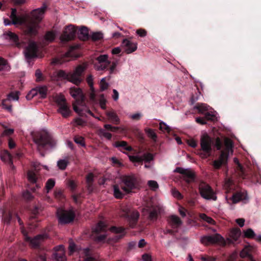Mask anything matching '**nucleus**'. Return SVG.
<instances>
[{"instance_id":"393cba45","label":"nucleus","mask_w":261,"mask_h":261,"mask_svg":"<svg viewBox=\"0 0 261 261\" xmlns=\"http://www.w3.org/2000/svg\"><path fill=\"white\" fill-rule=\"evenodd\" d=\"M107 230V227L106 224L103 222L100 221L92 228V235L106 232Z\"/></svg>"},{"instance_id":"2f4dec72","label":"nucleus","mask_w":261,"mask_h":261,"mask_svg":"<svg viewBox=\"0 0 261 261\" xmlns=\"http://www.w3.org/2000/svg\"><path fill=\"white\" fill-rule=\"evenodd\" d=\"M79 252L81 255L83 254L86 256L84 261H98L96 258L91 256H89L90 254V249L88 248L80 249Z\"/></svg>"},{"instance_id":"bb28decb","label":"nucleus","mask_w":261,"mask_h":261,"mask_svg":"<svg viewBox=\"0 0 261 261\" xmlns=\"http://www.w3.org/2000/svg\"><path fill=\"white\" fill-rule=\"evenodd\" d=\"M53 100L58 107L67 103L65 96L61 93L54 95L53 96Z\"/></svg>"},{"instance_id":"4468645a","label":"nucleus","mask_w":261,"mask_h":261,"mask_svg":"<svg viewBox=\"0 0 261 261\" xmlns=\"http://www.w3.org/2000/svg\"><path fill=\"white\" fill-rule=\"evenodd\" d=\"M10 18L12 20V23L13 24H22L25 23L27 25L28 23L29 22V20H28V16L27 15H16V9H12Z\"/></svg>"},{"instance_id":"a211bd4d","label":"nucleus","mask_w":261,"mask_h":261,"mask_svg":"<svg viewBox=\"0 0 261 261\" xmlns=\"http://www.w3.org/2000/svg\"><path fill=\"white\" fill-rule=\"evenodd\" d=\"M70 95L76 99L78 105L82 106V103L84 101L85 96L83 95L82 90L78 88H71L70 89Z\"/></svg>"},{"instance_id":"72a5a7b5","label":"nucleus","mask_w":261,"mask_h":261,"mask_svg":"<svg viewBox=\"0 0 261 261\" xmlns=\"http://www.w3.org/2000/svg\"><path fill=\"white\" fill-rule=\"evenodd\" d=\"M114 146L116 148L122 147L127 151H131L133 150L130 146L127 145V143L124 141H117L114 144Z\"/></svg>"},{"instance_id":"c756f323","label":"nucleus","mask_w":261,"mask_h":261,"mask_svg":"<svg viewBox=\"0 0 261 261\" xmlns=\"http://www.w3.org/2000/svg\"><path fill=\"white\" fill-rule=\"evenodd\" d=\"M78 37L82 40H86L89 38V33L87 28L82 27L79 31Z\"/></svg>"},{"instance_id":"5701e85b","label":"nucleus","mask_w":261,"mask_h":261,"mask_svg":"<svg viewBox=\"0 0 261 261\" xmlns=\"http://www.w3.org/2000/svg\"><path fill=\"white\" fill-rule=\"evenodd\" d=\"M122 45L127 54L132 53L135 51L137 48V43L133 42L128 39H124Z\"/></svg>"},{"instance_id":"a19ab883","label":"nucleus","mask_w":261,"mask_h":261,"mask_svg":"<svg viewBox=\"0 0 261 261\" xmlns=\"http://www.w3.org/2000/svg\"><path fill=\"white\" fill-rule=\"evenodd\" d=\"M10 68L7 61L4 58L0 57V71L9 70Z\"/></svg>"},{"instance_id":"49530a36","label":"nucleus","mask_w":261,"mask_h":261,"mask_svg":"<svg viewBox=\"0 0 261 261\" xmlns=\"http://www.w3.org/2000/svg\"><path fill=\"white\" fill-rule=\"evenodd\" d=\"M148 185L150 189L153 191H156L159 188V185L155 180H149L148 181Z\"/></svg>"},{"instance_id":"13d9d810","label":"nucleus","mask_w":261,"mask_h":261,"mask_svg":"<svg viewBox=\"0 0 261 261\" xmlns=\"http://www.w3.org/2000/svg\"><path fill=\"white\" fill-rule=\"evenodd\" d=\"M106 99L104 96L103 94H101L100 96V98L99 100V105L101 109H105L106 108Z\"/></svg>"},{"instance_id":"37998d69","label":"nucleus","mask_w":261,"mask_h":261,"mask_svg":"<svg viewBox=\"0 0 261 261\" xmlns=\"http://www.w3.org/2000/svg\"><path fill=\"white\" fill-rule=\"evenodd\" d=\"M244 236L247 239H254L255 237V233L252 228H248L244 231Z\"/></svg>"},{"instance_id":"2eb2a0df","label":"nucleus","mask_w":261,"mask_h":261,"mask_svg":"<svg viewBox=\"0 0 261 261\" xmlns=\"http://www.w3.org/2000/svg\"><path fill=\"white\" fill-rule=\"evenodd\" d=\"M76 30L72 25H68L64 30L63 33L60 36L62 41H68L72 40L75 34Z\"/></svg>"},{"instance_id":"aec40b11","label":"nucleus","mask_w":261,"mask_h":261,"mask_svg":"<svg viewBox=\"0 0 261 261\" xmlns=\"http://www.w3.org/2000/svg\"><path fill=\"white\" fill-rule=\"evenodd\" d=\"M55 252L53 257L56 261H66V257L65 254V249L63 246L59 245L55 247Z\"/></svg>"},{"instance_id":"79ce46f5","label":"nucleus","mask_w":261,"mask_h":261,"mask_svg":"<svg viewBox=\"0 0 261 261\" xmlns=\"http://www.w3.org/2000/svg\"><path fill=\"white\" fill-rule=\"evenodd\" d=\"M68 164V160L67 159H64L59 160L57 163V165L60 169L65 170Z\"/></svg>"},{"instance_id":"3c124183","label":"nucleus","mask_w":261,"mask_h":261,"mask_svg":"<svg viewBox=\"0 0 261 261\" xmlns=\"http://www.w3.org/2000/svg\"><path fill=\"white\" fill-rule=\"evenodd\" d=\"M36 95H38L37 88L31 90L30 92L27 95L26 98L28 100H30Z\"/></svg>"},{"instance_id":"603ef678","label":"nucleus","mask_w":261,"mask_h":261,"mask_svg":"<svg viewBox=\"0 0 261 261\" xmlns=\"http://www.w3.org/2000/svg\"><path fill=\"white\" fill-rule=\"evenodd\" d=\"M103 34L100 32L93 33L91 35V38L94 41L99 40L102 38Z\"/></svg>"},{"instance_id":"9d476101","label":"nucleus","mask_w":261,"mask_h":261,"mask_svg":"<svg viewBox=\"0 0 261 261\" xmlns=\"http://www.w3.org/2000/svg\"><path fill=\"white\" fill-rule=\"evenodd\" d=\"M19 92H12L7 95V98L2 100V108L10 112H12L11 101H17L19 99Z\"/></svg>"},{"instance_id":"09e8293b","label":"nucleus","mask_w":261,"mask_h":261,"mask_svg":"<svg viewBox=\"0 0 261 261\" xmlns=\"http://www.w3.org/2000/svg\"><path fill=\"white\" fill-rule=\"evenodd\" d=\"M199 95L200 92L199 91H198L191 96L190 100V102L191 105H193L196 101H197L199 99Z\"/></svg>"},{"instance_id":"6ab92c4d","label":"nucleus","mask_w":261,"mask_h":261,"mask_svg":"<svg viewBox=\"0 0 261 261\" xmlns=\"http://www.w3.org/2000/svg\"><path fill=\"white\" fill-rule=\"evenodd\" d=\"M37 46L36 43L30 42L24 51L25 58L30 59L37 56Z\"/></svg>"},{"instance_id":"dca6fc26","label":"nucleus","mask_w":261,"mask_h":261,"mask_svg":"<svg viewBox=\"0 0 261 261\" xmlns=\"http://www.w3.org/2000/svg\"><path fill=\"white\" fill-rule=\"evenodd\" d=\"M180 175H182L183 180L188 184L192 183L195 181L196 175L192 170L185 169L180 167Z\"/></svg>"},{"instance_id":"338daca9","label":"nucleus","mask_w":261,"mask_h":261,"mask_svg":"<svg viewBox=\"0 0 261 261\" xmlns=\"http://www.w3.org/2000/svg\"><path fill=\"white\" fill-rule=\"evenodd\" d=\"M35 76L37 82L41 81L43 80L42 74L40 69H37L35 72Z\"/></svg>"},{"instance_id":"864d4df0","label":"nucleus","mask_w":261,"mask_h":261,"mask_svg":"<svg viewBox=\"0 0 261 261\" xmlns=\"http://www.w3.org/2000/svg\"><path fill=\"white\" fill-rule=\"evenodd\" d=\"M109 84L106 82V79L102 78L100 82V88L101 91H104L108 89Z\"/></svg>"},{"instance_id":"c9c22d12","label":"nucleus","mask_w":261,"mask_h":261,"mask_svg":"<svg viewBox=\"0 0 261 261\" xmlns=\"http://www.w3.org/2000/svg\"><path fill=\"white\" fill-rule=\"evenodd\" d=\"M3 35L6 39H8L13 42L16 43L18 41L17 36L11 32H7Z\"/></svg>"},{"instance_id":"1a4fd4ad","label":"nucleus","mask_w":261,"mask_h":261,"mask_svg":"<svg viewBox=\"0 0 261 261\" xmlns=\"http://www.w3.org/2000/svg\"><path fill=\"white\" fill-rule=\"evenodd\" d=\"M212 141L209 136H203L200 140V146L204 152V158L209 157L212 152Z\"/></svg>"},{"instance_id":"8fccbe9b","label":"nucleus","mask_w":261,"mask_h":261,"mask_svg":"<svg viewBox=\"0 0 261 261\" xmlns=\"http://www.w3.org/2000/svg\"><path fill=\"white\" fill-rule=\"evenodd\" d=\"M28 180L32 182L35 183L36 181V177L35 173L32 171H30L28 173Z\"/></svg>"},{"instance_id":"7ed1b4c3","label":"nucleus","mask_w":261,"mask_h":261,"mask_svg":"<svg viewBox=\"0 0 261 261\" xmlns=\"http://www.w3.org/2000/svg\"><path fill=\"white\" fill-rule=\"evenodd\" d=\"M34 142L37 145L38 149L43 148L46 145L48 144L53 146L56 144L55 141L51 136L46 131L42 130L36 132L33 135Z\"/></svg>"},{"instance_id":"4d7b16f0","label":"nucleus","mask_w":261,"mask_h":261,"mask_svg":"<svg viewBox=\"0 0 261 261\" xmlns=\"http://www.w3.org/2000/svg\"><path fill=\"white\" fill-rule=\"evenodd\" d=\"M110 230L115 233H120L124 231V229L121 227L113 226L110 228Z\"/></svg>"},{"instance_id":"c03bdc74","label":"nucleus","mask_w":261,"mask_h":261,"mask_svg":"<svg viewBox=\"0 0 261 261\" xmlns=\"http://www.w3.org/2000/svg\"><path fill=\"white\" fill-rule=\"evenodd\" d=\"M199 216L200 219L210 224H215V221L213 218L204 214V213H200Z\"/></svg>"},{"instance_id":"58836bf2","label":"nucleus","mask_w":261,"mask_h":261,"mask_svg":"<svg viewBox=\"0 0 261 261\" xmlns=\"http://www.w3.org/2000/svg\"><path fill=\"white\" fill-rule=\"evenodd\" d=\"M94 240L97 243H104L107 238V235L106 233L102 234L92 235Z\"/></svg>"},{"instance_id":"cd10ccee","label":"nucleus","mask_w":261,"mask_h":261,"mask_svg":"<svg viewBox=\"0 0 261 261\" xmlns=\"http://www.w3.org/2000/svg\"><path fill=\"white\" fill-rule=\"evenodd\" d=\"M157 208L155 206H147L143 209V212L149 214L150 219H153L156 218L157 216Z\"/></svg>"},{"instance_id":"680f3d73","label":"nucleus","mask_w":261,"mask_h":261,"mask_svg":"<svg viewBox=\"0 0 261 261\" xmlns=\"http://www.w3.org/2000/svg\"><path fill=\"white\" fill-rule=\"evenodd\" d=\"M142 162L145 161L149 162L153 160V156L151 153H146L141 156Z\"/></svg>"},{"instance_id":"9b49d317","label":"nucleus","mask_w":261,"mask_h":261,"mask_svg":"<svg viewBox=\"0 0 261 261\" xmlns=\"http://www.w3.org/2000/svg\"><path fill=\"white\" fill-rule=\"evenodd\" d=\"M22 232L25 238V240L26 241H28L30 242V245L33 248H36L38 247L45 240H46L48 236L46 234H39L33 239L29 237L25 230H22Z\"/></svg>"},{"instance_id":"052dcab7","label":"nucleus","mask_w":261,"mask_h":261,"mask_svg":"<svg viewBox=\"0 0 261 261\" xmlns=\"http://www.w3.org/2000/svg\"><path fill=\"white\" fill-rule=\"evenodd\" d=\"M160 129L163 132H169L170 128L166 123L161 122L160 123Z\"/></svg>"},{"instance_id":"b1692460","label":"nucleus","mask_w":261,"mask_h":261,"mask_svg":"<svg viewBox=\"0 0 261 261\" xmlns=\"http://www.w3.org/2000/svg\"><path fill=\"white\" fill-rule=\"evenodd\" d=\"M216 119V116L215 114L212 112H207L205 114L204 117H197L196 118V122L201 125L206 124L207 121H215Z\"/></svg>"},{"instance_id":"5fc2aeb1","label":"nucleus","mask_w":261,"mask_h":261,"mask_svg":"<svg viewBox=\"0 0 261 261\" xmlns=\"http://www.w3.org/2000/svg\"><path fill=\"white\" fill-rule=\"evenodd\" d=\"M55 38V34L53 32H47L45 36V40L49 42L53 41L54 40Z\"/></svg>"},{"instance_id":"c85d7f7f","label":"nucleus","mask_w":261,"mask_h":261,"mask_svg":"<svg viewBox=\"0 0 261 261\" xmlns=\"http://www.w3.org/2000/svg\"><path fill=\"white\" fill-rule=\"evenodd\" d=\"M113 193L114 197L117 199H121L124 195V192L121 189V186L117 185L113 186Z\"/></svg>"},{"instance_id":"7c9ffc66","label":"nucleus","mask_w":261,"mask_h":261,"mask_svg":"<svg viewBox=\"0 0 261 261\" xmlns=\"http://www.w3.org/2000/svg\"><path fill=\"white\" fill-rule=\"evenodd\" d=\"M1 158L3 162L7 164L12 161V155L7 150L1 151Z\"/></svg>"},{"instance_id":"e433bc0d","label":"nucleus","mask_w":261,"mask_h":261,"mask_svg":"<svg viewBox=\"0 0 261 261\" xmlns=\"http://www.w3.org/2000/svg\"><path fill=\"white\" fill-rule=\"evenodd\" d=\"M57 75L58 77L67 80L71 82V73H66L65 71L61 70L57 72Z\"/></svg>"},{"instance_id":"ddd939ff","label":"nucleus","mask_w":261,"mask_h":261,"mask_svg":"<svg viewBox=\"0 0 261 261\" xmlns=\"http://www.w3.org/2000/svg\"><path fill=\"white\" fill-rule=\"evenodd\" d=\"M224 240L222 236L219 234L214 235L204 236L201 237L200 242L204 245L213 244V243L221 242Z\"/></svg>"},{"instance_id":"6e6d98bb","label":"nucleus","mask_w":261,"mask_h":261,"mask_svg":"<svg viewBox=\"0 0 261 261\" xmlns=\"http://www.w3.org/2000/svg\"><path fill=\"white\" fill-rule=\"evenodd\" d=\"M74 141L76 144H79L83 147L85 146V143L84 142V140L83 137H79V136H75L74 138Z\"/></svg>"},{"instance_id":"0eeeda50","label":"nucleus","mask_w":261,"mask_h":261,"mask_svg":"<svg viewBox=\"0 0 261 261\" xmlns=\"http://www.w3.org/2000/svg\"><path fill=\"white\" fill-rule=\"evenodd\" d=\"M199 193L201 197L206 200H217V197L213 188L204 182L199 184Z\"/></svg>"},{"instance_id":"412c9836","label":"nucleus","mask_w":261,"mask_h":261,"mask_svg":"<svg viewBox=\"0 0 261 261\" xmlns=\"http://www.w3.org/2000/svg\"><path fill=\"white\" fill-rule=\"evenodd\" d=\"M209 108L210 106L205 104V103L197 102L196 103V105L194 106V108H193L192 112H190V113L193 114L198 112L200 114H203L204 116L206 113L210 112L209 111Z\"/></svg>"},{"instance_id":"6e6552de","label":"nucleus","mask_w":261,"mask_h":261,"mask_svg":"<svg viewBox=\"0 0 261 261\" xmlns=\"http://www.w3.org/2000/svg\"><path fill=\"white\" fill-rule=\"evenodd\" d=\"M169 225L172 228L170 229L166 228L163 230L164 234H170L171 236H175L178 232V227L179 225V219L175 215H171L168 219Z\"/></svg>"},{"instance_id":"ea45409f","label":"nucleus","mask_w":261,"mask_h":261,"mask_svg":"<svg viewBox=\"0 0 261 261\" xmlns=\"http://www.w3.org/2000/svg\"><path fill=\"white\" fill-rule=\"evenodd\" d=\"M98 134L100 137L105 138L108 140H111L112 138V134L109 132H107L105 129H99L98 132Z\"/></svg>"},{"instance_id":"f704fd0d","label":"nucleus","mask_w":261,"mask_h":261,"mask_svg":"<svg viewBox=\"0 0 261 261\" xmlns=\"http://www.w3.org/2000/svg\"><path fill=\"white\" fill-rule=\"evenodd\" d=\"M107 115L108 116L109 119H110L113 123L116 124L119 123V118L114 112H108L107 113Z\"/></svg>"},{"instance_id":"e2e57ef3","label":"nucleus","mask_w":261,"mask_h":261,"mask_svg":"<svg viewBox=\"0 0 261 261\" xmlns=\"http://www.w3.org/2000/svg\"><path fill=\"white\" fill-rule=\"evenodd\" d=\"M223 145L222 141L219 137H217L215 140V146L218 150H221Z\"/></svg>"},{"instance_id":"f3484780","label":"nucleus","mask_w":261,"mask_h":261,"mask_svg":"<svg viewBox=\"0 0 261 261\" xmlns=\"http://www.w3.org/2000/svg\"><path fill=\"white\" fill-rule=\"evenodd\" d=\"M84 69L85 68L82 65L78 66L73 72L71 73V82L75 85L79 84L82 81L81 76Z\"/></svg>"},{"instance_id":"774afa93","label":"nucleus","mask_w":261,"mask_h":261,"mask_svg":"<svg viewBox=\"0 0 261 261\" xmlns=\"http://www.w3.org/2000/svg\"><path fill=\"white\" fill-rule=\"evenodd\" d=\"M65 61H66L62 58H55L51 62V64L53 65H61Z\"/></svg>"},{"instance_id":"0e129e2a","label":"nucleus","mask_w":261,"mask_h":261,"mask_svg":"<svg viewBox=\"0 0 261 261\" xmlns=\"http://www.w3.org/2000/svg\"><path fill=\"white\" fill-rule=\"evenodd\" d=\"M202 261H216V258L208 255H201L200 257Z\"/></svg>"},{"instance_id":"4be33fe9","label":"nucleus","mask_w":261,"mask_h":261,"mask_svg":"<svg viewBox=\"0 0 261 261\" xmlns=\"http://www.w3.org/2000/svg\"><path fill=\"white\" fill-rule=\"evenodd\" d=\"M247 193L246 191H241L233 193L231 197L230 198L229 200L232 202V203L236 204L239 201L247 200Z\"/></svg>"},{"instance_id":"bf43d9fd","label":"nucleus","mask_w":261,"mask_h":261,"mask_svg":"<svg viewBox=\"0 0 261 261\" xmlns=\"http://www.w3.org/2000/svg\"><path fill=\"white\" fill-rule=\"evenodd\" d=\"M94 175L92 173H89L86 176V182L89 187L93 181Z\"/></svg>"},{"instance_id":"f257e3e1","label":"nucleus","mask_w":261,"mask_h":261,"mask_svg":"<svg viewBox=\"0 0 261 261\" xmlns=\"http://www.w3.org/2000/svg\"><path fill=\"white\" fill-rule=\"evenodd\" d=\"M225 148L222 150L219 158L214 160L212 164L214 170H219L222 167H226L230 152H232L233 144L231 139L225 138L224 140Z\"/></svg>"},{"instance_id":"39448f33","label":"nucleus","mask_w":261,"mask_h":261,"mask_svg":"<svg viewBox=\"0 0 261 261\" xmlns=\"http://www.w3.org/2000/svg\"><path fill=\"white\" fill-rule=\"evenodd\" d=\"M137 178L134 175H125L121 177L120 185L124 194H128L136 188Z\"/></svg>"},{"instance_id":"4c0bfd02","label":"nucleus","mask_w":261,"mask_h":261,"mask_svg":"<svg viewBox=\"0 0 261 261\" xmlns=\"http://www.w3.org/2000/svg\"><path fill=\"white\" fill-rule=\"evenodd\" d=\"M37 90L38 92V95L41 98H44L46 97L47 95V89L46 87H37Z\"/></svg>"},{"instance_id":"de8ad7c7","label":"nucleus","mask_w":261,"mask_h":261,"mask_svg":"<svg viewBox=\"0 0 261 261\" xmlns=\"http://www.w3.org/2000/svg\"><path fill=\"white\" fill-rule=\"evenodd\" d=\"M55 181L53 179H48L46 183V189L48 193L55 186Z\"/></svg>"},{"instance_id":"473e14b6","label":"nucleus","mask_w":261,"mask_h":261,"mask_svg":"<svg viewBox=\"0 0 261 261\" xmlns=\"http://www.w3.org/2000/svg\"><path fill=\"white\" fill-rule=\"evenodd\" d=\"M241 234V230L239 228H234L230 230V237L234 241H237Z\"/></svg>"},{"instance_id":"423d86ee","label":"nucleus","mask_w":261,"mask_h":261,"mask_svg":"<svg viewBox=\"0 0 261 261\" xmlns=\"http://www.w3.org/2000/svg\"><path fill=\"white\" fill-rule=\"evenodd\" d=\"M57 216L60 224L64 225L72 222L75 218V214L71 210L59 208L57 211Z\"/></svg>"},{"instance_id":"a878e982","label":"nucleus","mask_w":261,"mask_h":261,"mask_svg":"<svg viewBox=\"0 0 261 261\" xmlns=\"http://www.w3.org/2000/svg\"><path fill=\"white\" fill-rule=\"evenodd\" d=\"M57 111L64 118L69 117L71 113V110H70L69 106L67 104V103L59 106Z\"/></svg>"},{"instance_id":"20e7f679","label":"nucleus","mask_w":261,"mask_h":261,"mask_svg":"<svg viewBox=\"0 0 261 261\" xmlns=\"http://www.w3.org/2000/svg\"><path fill=\"white\" fill-rule=\"evenodd\" d=\"M239 174L253 184H261V175L251 169H245L241 164H238Z\"/></svg>"},{"instance_id":"a18cd8bd","label":"nucleus","mask_w":261,"mask_h":261,"mask_svg":"<svg viewBox=\"0 0 261 261\" xmlns=\"http://www.w3.org/2000/svg\"><path fill=\"white\" fill-rule=\"evenodd\" d=\"M145 133L147 134L148 136L153 140L154 141H155L156 139V135L154 131V130L149 128H146L145 129Z\"/></svg>"},{"instance_id":"f03ea898","label":"nucleus","mask_w":261,"mask_h":261,"mask_svg":"<svg viewBox=\"0 0 261 261\" xmlns=\"http://www.w3.org/2000/svg\"><path fill=\"white\" fill-rule=\"evenodd\" d=\"M46 8V6L43 4L41 8L32 12V18L29 20V22L27 24V33L28 34L32 36L37 34L39 27L38 23L42 19Z\"/></svg>"},{"instance_id":"69168bd1","label":"nucleus","mask_w":261,"mask_h":261,"mask_svg":"<svg viewBox=\"0 0 261 261\" xmlns=\"http://www.w3.org/2000/svg\"><path fill=\"white\" fill-rule=\"evenodd\" d=\"M129 159L133 162H142L141 156L129 155Z\"/></svg>"},{"instance_id":"f8f14e48","label":"nucleus","mask_w":261,"mask_h":261,"mask_svg":"<svg viewBox=\"0 0 261 261\" xmlns=\"http://www.w3.org/2000/svg\"><path fill=\"white\" fill-rule=\"evenodd\" d=\"M97 63L94 64V68L97 71L103 70L110 64V61L108 60V56L102 55L96 58Z\"/></svg>"}]
</instances>
